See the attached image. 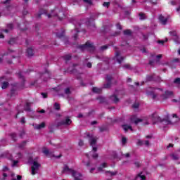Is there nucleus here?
<instances>
[{
    "label": "nucleus",
    "mask_w": 180,
    "mask_h": 180,
    "mask_svg": "<svg viewBox=\"0 0 180 180\" xmlns=\"http://www.w3.org/2000/svg\"><path fill=\"white\" fill-rule=\"evenodd\" d=\"M7 27L8 29H10V30L13 29V24H8Z\"/></svg>",
    "instance_id": "58"
},
{
    "label": "nucleus",
    "mask_w": 180,
    "mask_h": 180,
    "mask_svg": "<svg viewBox=\"0 0 180 180\" xmlns=\"http://www.w3.org/2000/svg\"><path fill=\"white\" fill-rule=\"evenodd\" d=\"M162 124H171V120L167 119V120H162L161 122Z\"/></svg>",
    "instance_id": "29"
},
{
    "label": "nucleus",
    "mask_w": 180,
    "mask_h": 180,
    "mask_svg": "<svg viewBox=\"0 0 180 180\" xmlns=\"http://www.w3.org/2000/svg\"><path fill=\"white\" fill-rule=\"evenodd\" d=\"M18 77L20 78V79H22V84L25 85V77H23V75H22V72H19L18 73Z\"/></svg>",
    "instance_id": "33"
},
{
    "label": "nucleus",
    "mask_w": 180,
    "mask_h": 180,
    "mask_svg": "<svg viewBox=\"0 0 180 180\" xmlns=\"http://www.w3.org/2000/svg\"><path fill=\"white\" fill-rule=\"evenodd\" d=\"M9 136H10V137H11V139L13 141H17L18 135L16 134V133L12 132L11 134H9Z\"/></svg>",
    "instance_id": "22"
},
{
    "label": "nucleus",
    "mask_w": 180,
    "mask_h": 180,
    "mask_svg": "<svg viewBox=\"0 0 180 180\" xmlns=\"http://www.w3.org/2000/svg\"><path fill=\"white\" fill-rule=\"evenodd\" d=\"M142 123V126H146L147 124H148V122L147 121H144V120L143 119H140V118H136L134 121V123L135 124H139V123Z\"/></svg>",
    "instance_id": "10"
},
{
    "label": "nucleus",
    "mask_w": 180,
    "mask_h": 180,
    "mask_svg": "<svg viewBox=\"0 0 180 180\" xmlns=\"http://www.w3.org/2000/svg\"><path fill=\"white\" fill-rule=\"evenodd\" d=\"M46 127V123L44 122H41V124L35 126V129H37V130H40V129H44Z\"/></svg>",
    "instance_id": "20"
},
{
    "label": "nucleus",
    "mask_w": 180,
    "mask_h": 180,
    "mask_svg": "<svg viewBox=\"0 0 180 180\" xmlns=\"http://www.w3.org/2000/svg\"><path fill=\"white\" fill-rule=\"evenodd\" d=\"M56 37H58V39H61L62 37H64L65 43L67 44L68 43V37H65V30L62 29L61 33L55 32Z\"/></svg>",
    "instance_id": "6"
},
{
    "label": "nucleus",
    "mask_w": 180,
    "mask_h": 180,
    "mask_svg": "<svg viewBox=\"0 0 180 180\" xmlns=\"http://www.w3.org/2000/svg\"><path fill=\"white\" fill-rule=\"evenodd\" d=\"M124 68H126L127 70H131V66L130 64H125L124 65Z\"/></svg>",
    "instance_id": "48"
},
{
    "label": "nucleus",
    "mask_w": 180,
    "mask_h": 180,
    "mask_svg": "<svg viewBox=\"0 0 180 180\" xmlns=\"http://www.w3.org/2000/svg\"><path fill=\"white\" fill-rule=\"evenodd\" d=\"M21 123L23 124H25V123H26V121L25 120V117H22V118H21Z\"/></svg>",
    "instance_id": "63"
},
{
    "label": "nucleus",
    "mask_w": 180,
    "mask_h": 180,
    "mask_svg": "<svg viewBox=\"0 0 180 180\" xmlns=\"http://www.w3.org/2000/svg\"><path fill=\"white\" fill-rule=\"evenodd\" d=\"M15 43H16V39L15 38H11L8 41V44H10V45H13L15 44Z\"/></svg>",
    "instance_id": "32"
},
{
    "label": "nucleus",
    "mask_w": 180,
    "mask_h": 180,
    "mask_svg": "<svg viewBox=\"0 0 180 180\" xmlns=\"http://www.w3.org/2000/svg\"><path fill=\"white\" fill-rule=\"evenodd\" d=\"M41 15H46L49 19L51 18H55L58 16V13L57 12V8H55L53 10H51V13H47V10L44 8H40L39 13L37 15V18L40 19L41 18Z\"/></svg>",
    "instance_id": "1"
},
{
    "label": "nucleus",
    "mask_w": 180,
    "mask_h": 180,
    "mask_svg": "<svg viewBox=\"0 0 180 180\" xmlns=\"http://www.w3.org/2000/svg\"><path fill=\"white\" fill-rule=\"evenodd\" d=\"M108 130V129L106 128V127H100V131L101 133H103V131H106Z\"/></svg>",
    "instance_id": "49"
},
{
    "label": "nucleus",
    "mask_w": 180,
    "mask_h": 180,
    "mask_svg": "<svg viewBox=\"0 0 180 180\" xmlns=\"http://www.w3.org/2000/svg\"><path fill=\"white\" fill-rule=\"evenodd\" d=\"M98 157H99V155L96 153L92 155V158H94V160H96V158H98Z\"/></svg>",
    "instance_id": "54"
},
{
    "label": "nucleus",
    "mask_w": 180,
    "mask_h": 180,
    "mask_svg": "<svg viewBox=\"0 0 180 180\" xmlns=\"http://www.w3.org/2000/svg\"><path fill=\"white\" fill-rule=\"evenodd\" d=\"M37 84V80H35L34 81V82H31L30 85L33 86H36Z\"/></svg>",
    "instance_id": "62"
},
{
    "label": "nucleus",
    "mask_w": 180,
    "mask_h": 180,
    "mask_svg": "<svg viewBox=\"0 0 180 180\" xmlns=\"http://www.w3.org/2000/svg\"><path fill=\"white\" fill-rule=\"evenodd\" d=\"M41 167V165H40L37 161L33 162V165L31 167V171H32V175H36L37 174V171H39V168Z\"/></svg>",
    "instance_id": "4"
},
{
    "label": "nucleus",
    "mask_w": 180,
    "mask_h": 180,
    "mask_svg": "<svg viewBox=\"0 0 180 180\" xmlns=\"http://www.w3.org/2000/svg\"><path fill=\"white\" fill-rule=\"evenodd\" d=\"M108 45H103L102 46L100 47V50L101 51H103L105 50H108Z\"/></svg>",
    "instance_id": "44"
},
{
    "label": "nucleus",
    "mask_w": 180,
    "mask_h": 180,
    "mask_svg": "<svg viewBox=\"0 0 180 180\" xmlns=\"http://www.w3.org/2000/svg\"><path fill=\"white\" fill-rule=\"evenodd\" d=\"M110 86H112V82H107L106 84H103V88H105V89L110 88Z\"/></svg>",
    "instance_id": "28"
},
{
    "label": "nucleus",
    "mask_w": 180,
    "mask_h": 180,
    "mask_svg": "<svg viewBox=\"0 0 180 180\" xmlns=\"http://www.w3.org/2000/svg\"><path fill=\"white\" fill-rule=\"evenodd\" d=\"M152 120H153V122H160V123L162 120L161 117L158 116V115H157V113H153L152 115Z\"/></svg>",
    "instance_id": "14"
},
{
    "label": "nucleus",
    "mask_w": 180,
    "mask_h": 180,
    "mask_svg": "<svg viewBox=\"0 0 180 180\" xmlns=\"http://www.w3.org/2000/svg\"><path fill=\"white\" fill-rule=\"evenodd\" d=\"M71 55H65V56H63V59L65 60V61H70V60H71Z\"/></svg>",
    "instance_id": "37"
},
{
    "label": "nucleus",
    "mask_w": 180,
    "mask_h": 180,
    "mask_svg": "<svg viewBox=\"0 0 180 180\" xmlns=\"http://www.w3.org/2000/svg\"><path fill=\"white\" fill-rule=\"evenodd\" d=\"M82 163L84 164L85 167H91V162H87L86 163H85V161H82Z\"/></svg>",
    "instance_id": "52"
},
{
    "label": "nucleus",
    "mask_w": 180,
    "mask_h": 180,
    "mask_svg": "<svg viewBox=\"0 0 180 180\" xmlns=\"http://www.w3.org/2000/svg\"><path fill=\"white\" fill-rule=\"evenodd\" d=\"M41 95L43 96V98H44V99H46V98H48V94H47V93H41Z\"/></svg>",
    "instance_id": "55"
},
{
    "label": "nucleus",
    "mask_w": 180,
    "mask_h": 180,
    "mask_svg": "<svg viewBox=\"0 0 180 180\" xmlns=\"http://www.w3.org/2000/svg\"><path fill=\"white\" fill-rule=\"evenodd\" d=\"M158 19L162 25H167V22H168V18L164 17L162 14L159 15Z\"/></svg>",
    "instance_id": "13"
},
{
    "label": "nucleus",
    "mask_w": 180,
    "mask_h": 180,
    "mask_svg": "<svg viewBox=\"0 0 180 180\" xmlns=\"http://www.w3.org/2000/svg\"><path fill=\"white\" fill-rule=\"evenodd\" d=\"M171 157H172V160H174V161H176L177 160H179V157H178V155L172 154Z\"/></svg>",
    "instance_id": "39"
},
{
    "label": "nucleus",
    "mask_w": 180,
    "mask_h": 180,
    "mask_svg": "<svg viewBox=\"0 0 180 180\" xmlns=\"http://www.w3.org/2000/svg\"><path fill=\"white\" fill-rule=\"evenodd\" d=\"M26 141H23L21 143L18 144V147L20 148H25V147L26 146Z\"/></svg>",
    "instance_id": "35"
},
{
    "label": "nucleus",
    "mask_w": 180,
    "mask_h": 180,
    "mask_svg": "<svg viewBox=\"0 0 180 180\" xmlns=\"http://www.w3.org/2000/svg\"><path fill=\"white\" fill-rule=\"evenodd\" d=\"M124 36H131V30H124Z\"/></svg>",
    "instance_id": "31"
},
{
    "label": "nucleus",
    "mask_w": 180,
    "mask_h": 180,
    "mask_svg": "<svg viewBox=\"0 0 180 180\" xmlns=\"http://www.w3.org/2000/svg\"><path fill=\"white\" fill-rule=\"evenodd\" d=\"M78 145L79 146V147H82L84 146V140L80 139L79 141Z\"/></svg>",
    "instance_id": "51"
},
{
    "label": "nucleus",
    "mask_w": 180,
    "mask_h": 180,
    "mask_svg": "<svg viewBox=\"0 0 180 180\" xmlns=\"http://www.w3.org/2000/svg\"><path fill=\"white\" fill-rule=\"evenodd\" d=\"M83 2L84 4H86V5H92V0H83Z\"/></svg>",
    "instance_id": "46"
},
{
    "label": "nucleus",
    "mask_w": 180,
    "mask_h": 180,
    "mask_svg": "<svg viewBox=\"0 0 180 180\" xmlns=\"http://www.w3.org/2000/svg\"><path fill=\"white\" fill-rule=\"evenodd\" d=\"M122 144H125L126 143H127V139H126V137H122Z\"/></svg>",
    "instance_id": "56"
},
{
    "label": "nucleus",
    "mask_w": 180,
    "mask_h": 180,
    "mask_svg": "<svg viewBox=\"0 0 180 180\" xmlns=\"http://www.w3.org/2000/svg\"><path fill=\"white\" fill-rule=\"evenodd\" d=\"M75 31H76L77 33L74 34L73 39H74V40H77V39H78V33H79V31H78L77 29H76Z\"/></svg>",
    "instance_id": "42"
},
{
    "label": "nucleus",
    "mask_w": 180,
    "mask_h": 180,
    "mask_svg": "<svg viewBox=\"0 0 180 180\" xmlns=\"http://www.w3.org/2000/svg\"><path fill=\"white\" fill-rule=\"evenodd\" d=\"M9 86V83L8 82H4L1 84V88L3 89H6Z\"/></svg>",
    "instance_id": "25"
},
{
    "label": "nucleus",
    "mask_w": 180,
    "mask_h": 180,
    "mask_svg": "<svg viewBox=\"0 0 180 180\" xmlns=\"http://www.w3.org/2000/svg\"><path fill=\"white\" fill-rule=\"evenodd\" d=\"M86 67L87 68H92V63L91 62L87 63Z\"/></svg>",
    "instance_id": "59"
},
{
    "label": "nucleus",
    "mask_w": 180,
    "mask_h": 180,
    "mask_svg": "<svg viewBox=\"0 0 180 180\" xmlns=\"http://www.w3.org/2000/svg\"><path fill=\"white\" fill-rule=\"evenodd\" d=\"M149 95H150L152 99H155L157 98V94H154V91H150Z\"/></svg>",
    "instance_id": "41"
},
{
    "label": "nucleus",
    "mask_w": 180,
    "mask_h": 180,
    "mask_svg": "<svg viewBox=\"0 0 180 180\" xmlns=\"http://www.w3.org/2000/svg\"><path fill=\"white\" fill-rule=\"evenodd\" d=\"M96 99L99 101V103H105V102H106V98H105V97H98Z\"/></svg>",
    "instance_id": "27"
},
{
    "label": "nucleus",
    "mask_w": 180,
    "mask_h": 180,
    "mask_svg": "<svg viewBox=\"0 0 180 180\" xmlns=\"http://www.w3.org/2000/svg\"><path fill=\"white\" fill-rule=\"evenodd\" d=\"M11 180H22V176L18 175L17 179H12Z\"/></svg>",
    "instance_id": "61"
},
{
    "label": "nucleus",
    "mask_w": 180,
    "mask_h": 180,
    "mask_svg": "<svg viewBox=\"0 0 180 180\" xmlns=\"http://www.w3.org/2000/svg\"><path fill=\"white\" fill-rule=\"evenodd\" d=\"M174 95V93L172 91H166L164 94L162 95V98L163 99H168L169 96H172Z\"/></svg>",
    "instance_id": "11"
},
{
    "label": "nucleus",
    "mask_w": 180,
    "mask_h": 180,
    "mask_svg": "<svg viewBox=\"0 0 180 180\" xmlns=\"http://www.w3.org/2000/svg\"><path fill=\"white\" fill-rule=\"evenodd\" d=\"M122 128L124 130V131H127L129 129L131 130V131H133V128L130 125L124 124L122 125Z\"/></svg>",
    "instance_id": "19"
},
{
    "label": "nucleus",
    "mask_w": 180,
    "mask_h": 180,
    "mask_svg": "<svg viewBox=\"0 0 180 180\" xmlns=\"http://www.w3.org/2000/svg\"><path fill=\"white\" fill-rule=\"evenodd\" d=\"M16 94V89H15V88L11 89V96H15V95Z\"/></svg>",
    "instance_id": "40"
},
{
    "label": "nucleus",
    "mask_w": 180,
    "mask_h": 180,
    "mask_svg": "<svg viewBox=\"0 0 180 180\" xmlns=\"http://www.w3.org/2000/svg\"><path fill=\"white\" fill-rule=\"evenodd\" d=\"M105 174H110V176H115V175H117V171H115V172L105 171Z\"/></svg>",
    "instance_id": "26"
},
{
    "label": "nucleus",
    "mask_w": 180,
    "mask_h": 180,
    "mask_svg": "<svg viewBox=\"0 0 180 180\" xmlns=\"http://www.w3.org/2000/svg\"><path fill=\"white\" fill-rule=\"evenodd\" d=\"M43 153L45 154V155H46L47 157H55V158H61L62 157V155L60 154L58 156H56L54 155H51V153H50V150H49V149L44 148L43 149Z\"/></svg>",
    "instance_id": "7"
},
{
    "label": "nucleus",
    "mask_w": 180,
    "mask_h": 180,
    "mask_svg": "<svg viewBox=\"0 0 180 180\" xmlns=\"http://www.w3.org/2000/svg\"><path fill=\"white\" fill-rule=\"evenodd\" d=\"M144 145V141H141V139H138L136 146H139V147Z\"/></svg>",
    "instance_id": "36"
},
{
    "label": "nucleus",
    "mask_w": 180,
    "mask_h": 180,
    "mask_svg": "<svg viewBox=\"0 0 180 180\" xmlns=\"http://www.w3.org/2000/svg\"><path fill=\"white\" fill-rule=\"evenodd\" d=\"M139 16L140 17V20H144L146 18V14H144L143 13H139Z\"/></svg>",
    "instance_id": "30"
},
{
    "label": "nucleus",
    "mask_w": 180,
    "mask_h": 180,
    "mask_svg": "<svg viewBox=\"0 0 180 180\" xmlns=\"http://www.w3.org/2000/svg\"><path fill=\"white\" fill-rule=\"evenodd\" d=\"M94 20H95V19L92 17H91L86 22V24L87 25V26H91V22H93V26L95 27V24L94 23Z\"/></svg>",
    "instance_id": "23"
},
{
    "label": "nucleus",
    "mask_w": 180,
    "mask_h": 180,
    "mask_svg": "<svg viewBox=\"0 0 180 180\" xmlns=\"http://www.w3.org/2000/svg\"><path fill=\"white\" fill-rule=\"evenodd\" d=\"M30 105H32V103H26L25 106L24 107V109L26 112H32V108H30Z\"/></svg>",
    "instance_id": "17"
},
{
    "label": "nucleus",
    "mask_w": 180,
    "mask_h": 180,
    "mask_svg": "<svg viewBox=\"0 0 180 180\" xmlns=\"http://www.w3.org/2000/svg\"><path fill=\"white\" fill-rule=\"evenodd\" d=\"M72 123L70 117H66L65 120L60 121L57 123L56 127H60L61 126H70Z\"/></svg>",
    "instance_id": "3"
},
{
    "label": "nucleus",
    "mask_w": 180,
    "mask_h": 180,
    "mask_svg": "<svg viewBox=\"0 0 180 180\" xmlns=\"http://www.w3.org/2000/svg\"><path fill=\"white\" fill-rule=\"evenodd\" d=\"M103 168H106V162H103L100 167H98V171H103Z\"/></svg>",
    "instance_id": "34"
},
{
    "label": "nucleus",
    "mask_w": 180,
    "mask_h": 180,
    "mask_svg": "<svg viewBox=\"0 0 180 180\" xmlns=\"http://www.w3.org/2000/svg\"><path fill=\"white\" fill-rule=\"evenodd\" d=\"M110 99L113 103H119L120 101V99L117 97V96H116V94L110 96Z\"/></svg>",
    "instance_id": "12"
},
{
    "label": "nucleus",
    "mask_w": 180,
    "mask_h": 180,
    "mask_svg": "<svg viewBox=\"0 0 180 180\" xmlns=\"http://www.w3.org/2000/svg\"><path fill=\"white\" fill-rule=\"evenodd\" d=\"M27 57H32V56H34V53H33V49L32 48H27Z\"/></svg>",
    "instance_id": "16"
},
{
    "label": "nucleus",
    "mask_w": 180,
    "mask_h": 180,
    "mask_svg": "<svg viewBox=\"0 0 180 180\" xmlns=\"http://www.w3.org/2000/svg\"><path fill=\"white\" fill-rule=\"evenodd\" d=\"M142 174H143V172H141L139 174H138L135 177V180H137V178H141V180H146V176Z\"/></svg>",
    "instance_id": "18"
},
{
    "label": "nucleus",
    "mask_w": 180,
    "mask_h": 180,
    "mask_svg": "<svg viewBox=\"0 0 180 180\" xmlns=\"http://www.w3.org/2000/svg\"><path fill=\"white\" fill-rule=\"evenodd\" d=\"M112 77L111 75H106L105 80H106L108 82H112Z\"/></svg>",
    "instance_id": "38"
},
{
    "label": "nucleus",
    "mask_w": 180,
    "mask_h": 180,
    "mask_svg": "<svg viewBox=\"0 0 180 180\" xmlns=\"http://www.w3.org/2000/svg\"><path fill=\"white\" fill-rule=\"evenodd\" d=\"M151 81H155V75H148L146 76V82H150Z\"/></svg>",
    "instance_id": "15"
},
{
    "label": "nucleus",
    "mask_w": 180,
    "mask_h": 180,
    "mask_svg": "<svg viewBox=\"0 0 180 180\" xmlns=\"http://www.w3.org/2000/svg\"><path fill=\"white\" fill-rule=\"evenodd\" d=\"M143 40H148V34H143Z\"/></svg>",
    "instance_id": "60"
},
{
    "label": "nucleus",
    "mask_w": 180,
    "mask_h": 180,
    "mask_svg": "<svg viewBox=\"0 0 180 180\" xmlns=\"http://www.w3.org/2000/svg\"><path fill=\"white\" fill-rule=\"evenodd\" d=\"M115 58L119 64H122V61L124 60V57L120 56V52L119 51L115 52Z\"/></svg>",
    "instance_id": "9"
},
{
    "label": "nucleus",
    "mask_w": 180,
    "mask_h": 180,
    "mask_svg": "<svg viewBox=\"0 0 180 180\" xmlns=\"http://www.w3.org/2000/svg\"><path fill=\"white\" fill-rule=\"evenodd\" d=\"M92 92L94 94H101L102 93V89H99L98 87H93L92 88Z\"/></svg>",
    "instance_id": "21"
},
{
    "label": "nucleus",
    "mask_w": 180,
    "mask_h": 180,
    "mask_svg": "<svg viewBox=\"0 0 180 180\" xmlns=\"http://www.w3.org/2000/svg\"><path fill=\"white\" fill-rule=\"evenodd\" d=\"M139 106H140V104H139L138 103H135L132 105V108L134 109H139Z\"/></svg>",
    "instance_id": "47"
},
{
    "label": "nucleus",
    "mask_w": 180,
    "mask_h": 180,
    "mask_svg": "<svg viewBox=\"0 0 180 180\" xmlns=\"http://www.w3.org/2000/svg\"><path fill=\"white\" fill-rule=\"evenodd\" d=\"M86 137L89 139V144L91 147H94V146L96 145V142L98 140L96 139V137H94V136L91 135V134L87 133Z\"/></svg>",
    "instance_id": "5"
},
{
    "label": "nucleus",
    "mask_w": 180,
    "mask_h": 180,
    "mask_svg": "<svg viewBox=\"0 0 180 180\" xmlns=\"http://www.w3.org/2000/svg\"><path fill=\"white\" fill-rule=\"evenodd\" d=\"M170 36H172L174 38V40L175 43H179V36H178V33L176 31L173 30L169 32Z\"/></svg>",
    "instance_id": "8"
},
{
    "label": "nucleus",
    "mask_w": 180,
    "mask_h": 180,
    "mask_svg": "<svg viewBox=\"0 0 180 180\" xmlns=\"http://www.w3.org/2000/svg\"><path fill=\"white\" fill-rule=\"evenodd\" d=\"M109 5H110V2H104L103 4V6H105V8H109Z\"/></svg>",
    "instance_id": "53"
},
{
    "label": "nucleus",
    "mask_w": 180,
    "mask_h": 180,
    "mask_svg": "<svg viewBox=\"0 0 180 180\" xmlns=\"http://www.w3.org/2000/svg\"><path fill=\"white\" fill-rule=\"evenodd\" d=\"M65 94L66 95H70V94H71V89H70V87L65 89Z\"/></svg>",
    "instance_id": "43"
},
{
    "label": "nucleus",
    "mask_w": 180,
    "mask_h": 180,
    "mask_svg": "<svg viewBox=\"0 0 180 180\" xmlns=\"http://www.w3.org/2000/svg\"><path fill=\"white\" fill-rule=\"evenodd\" d=\"M134 165L136 167V168H140V167H141V163H140V162H135Z\"/></svg>",
    "instance_id": "50"
},
{
    "label": "nucleus",
    "mask_w": 180,
    "mask_h": 180,
    "mask_svg": "<svg viewBox=\"0 0 180 180\" xmlns=\"http://www.w3.org/2000/svg\"><path fill=\"white\" fill-rule=\"evenodd\" d=\"M117 26V29H118L119 30H122L123 28L122 27V25H120V23H117L116 25Z\"/></svg>",
    "instance_id": "57"
},
{
    "label": "nucleus",
    "mask_w": 180,
    "mask_h": 180,
    "mask_svg": "<svg viewBox=\"0 0 180 180\" xmlns=\"http://www.w3.org/2000/svg\"><path fill=\"white\" fill-rule=\"evenodd\" d=\"M53 109H55V110H60L61 105H60V103H55L53 104Z\"/></svg>",
    "instance_id": "24"
},
{
    "label": "nucleus",
    "mask_w": 180,
    "mask_h": 180,
    "mask_svg": "<svg viewBox=\"0 0 180 180\" xmlns=\"http://www.w3.org/2000/svg\"><path fill=\"white\" fill-rule=\"evenodd\" d=\"M77 47L82 50V51H85V50L89 51H95V46H94V44H91L89 41H87L85 44L79 45Z\"/></svg>",
    "instance_id": "2"
},
{
    "label": "nucleus",
    "mask_w": 180,
    "mask_h": 180,
    "mask_svg": "<svg viewBox=\"0 0 180 180\" xmlns=\"http://www.w3.org/2000/svg\"><path fill=\"white\" fill-rule=\"evenodd\" d=\"M170 4H171V5H172L174 6L176 5V1L172 0L170 1Z\"/></svg>",
    "instance_id": "64"
},
{
    "label": "nucleus",
    "mask_w": 180,
    "mask_h": 180,
    "mask_svg": "<svg viewBox=\"0 0 180 180\" xmlns=\"http://www.w3.org/2000/svg\"><path fill=\"white\" fill-rule=\"evenodd\" d=\"M174 84H176L177 85H180V77H177L174 80Z\"/></svg>",
    "instance_id": "45"
}]
</instances>
